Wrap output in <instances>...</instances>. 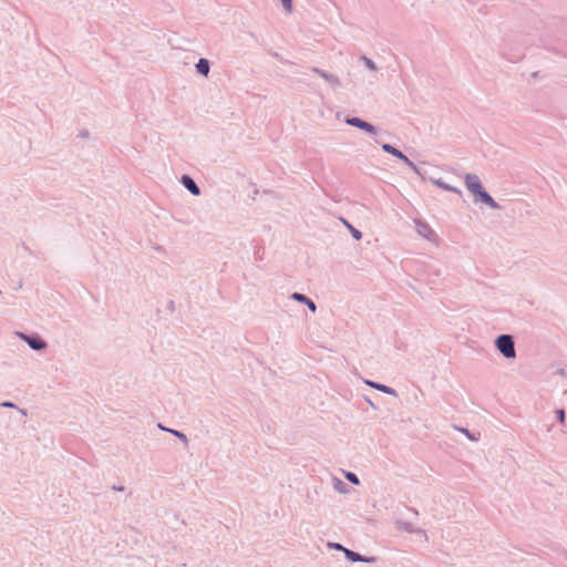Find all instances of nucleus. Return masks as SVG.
Instances as JSON below:
<instances>
[{
	"label": "nucleus",
	"instance_id": "19",
	"mask_svg": "<svg viewBox=\"0 0 567 567\" xmlns=\"http://www.w3.org/2000/svg\"><path fill=\"white\" fill-rule=\"evenodd\" d=\"M344 476H346V478H347L350 483H352V484H354V485H359V484H360V480H359V477H358L354 473H352V472H347Z\"/></svg>",
	"mask_w": 567,
	"mask_h": 567
},
{
	"label": "nucleus",
	"instance_id": "6",
	"mask_svg": "<svg viewBox=\"0 0 567 567\" xmlns=\"http://www.w3.org/2000/svg\"><path fill=\"white\" fill-rule=\"evenodd\" d=\"M346 123L350 126L358 127L371 135L378 133V128L369 122L361 120L360 117H347Z\"/></svg>",
	"mask_w": 567,
	"mask_h": 567
},
{
	"label": "nucleus",
	"instance_id": "1",
	"mask_svg": "<svg viewBox=\"0 0 567 567\" xmlns=\"http://www.w3.org/2000/svg\"><path fill=\"white\" fill-rule=\"evenodd\" d=\"M495 347L498 352L506 359L516 358L515 341L511 334H499L495 339Z\"/></svg>",
	"mask_w": 567,
	"mask_h": 567
},
{
	"label": "nucleus",
	"instance_id": "12",
	"mask_svg": "<svg viewBox=\"0 0 567 567\" xmlns=\"http://www.w3.org/2000/svg\"><path fill=\"white\" fill-rule=\"evenodd\" d=\"M363 382L368 386H370L372 389H375V390H378V391H380L382 393H385V394L392 395V396H398L396 391L393 388H391V386H388L385 384L378 383V382H374V381H371V380H364Z\"/></svg>",
	"mask_w": 567,
	"mask_h": 567
},
{
	"label": "nucleus",
	"instance_id": "17",
	"mask_svg": "<svg viewBox=\"0 0 567 567\" xmlns=\"http://www.w3.org/2000/svg\"><path fill=\"white\" fill-rule=\"evenodd\" d=\"M360 61H362L364 63L365 68L369 69L370 71H373V72L378 71L377 64L367 55H361Z\"/></svg>",
	"mask_w": 567,
	"mask_h": 567
},
{
	"label": "nucleus",
	"instance_id": "3",
	"mask_svg": "<svg viewBox=\"0 0 567 567\" xmlns=\"http://www.w3.org/2000/svg\"><path fill=\"white\" fill-rule=\"evenodd\" d=\"M382 150L388 153V154H391L393 155L394 157L401 159L408 167H410L416 175L422 176V173L420 171V168L411 161L409 159V157L406 155H404L400 150H398L396 147H394L393 145L389 144V143H383L381 145Z\"/></svg>",
	"mask_w": 567,
	"mask_h": 567
},
{
	"label": "nucleus",
	"instance_id": "16",
	"mask_svg": "<svg viewBox=\"0 0 567 567\" xmlns=\"http://www.w3.org/2000/svg\"><path fill=\"white\" fill-rule=\"evenodd\" d=\"M342 223L344 224V226L349 229L351 236L355 239V240H360L362 238V233L357 229L355 227H353L348 220H346L344 218H341Z\"/></svg>",
	"mask_w": 567,
	"mask_h": 567
},
{
	"label": "nucleus",
	"instance_id": "14",
	"mask_svg": "<svg viewBox=\"0 0 567 567\" xmlns=\"http://www.w3.org/2000/svg\"><path fill=\"white\" fill-rule=\"evenodd\" d=\"M431 182L437 186L439 188L441 189H444V190H447V192H452V193H455V194H458L461 195L462 192L460 188L455 187V186H452L445 182H443L442 179L440 178H431Z\"/></svg>",
	"mask_w": 567,
	"mask_h": 567
},
{
	"label": "nucleus",
	"instance_id": "24",
	"mask_svg": "<svg viewBox=\"0 0 567 567\" xmlns=\"http://www.w3.org/2000/svg\"><path fill=\"white\" fill-rule=\"evenodd\" d=\"M0 406L13 409V408H16V404L10 401H4V402L0 403Z\"/></svg>",
	"mask_w": 567,
	"mask_h": 567
},
{
	"label": "nucleus",
	"instance_id": "30",
	"mask_svg": "<svg viewBox=\"0 0 567 567\" xmlns=\"http://www.w3.org/2000/svg\"><path fill=\"white\" fill-rule=\"evenodd\" d=\"M21 414L25 415L27 414V411L25 410H20Z\"/></svg>",
	"mask_w": 567,
	"mask_h": 567
},
{
	"label": "nucleus",
	"instance_id": "2",
	"mask_svg": "<svg viewBox=\"0 0 567 567\" xmlns=\"http://www.w3.org/2000/svg\"><path fill=\"white\" fill-rule=\"evenodd\" d=\"M413 223L415 226V231L417 233L419 236L429 240L430 243L439 245L437 234L426 221L415 218Z\"/></svg>",
	"mask_w": 567,
	"mask_h": 567
},
{
	"label": "nucleus",
	"instance_id": "8",
	"mask_svg": "<svg viewBox=\"0 0 567 567\" xmlns=\"http://www.w3.org/2000/svg\"><path fill=\"white\" fill-rule=\"evenodd\" d=\"M344 556L348 560H350L352 563L361 561V563H367V564H373L377 561V558L374 556H370V557L362 556L359 553H355L349 548H347L344 550Z\"/></svg>",
	"mask_w": 567,
	"mask_h": 567
},
{
	"label": "nucleus",
	"instance_id": "28",
	"mask_svg": "<svg viewBox=\"0 0 567 567\" xmlns=\"http://www.w3.org/2000/svg\"><path fill=\"white\" fill-rule=\"evenodd\" d=\"M367 402L373 408V409H377V406L373 404L372 401H370L369 399L367 400Z\"/></svg>",
	"mask_w": 567,
	"mask_h": 567
},
{
	"label": "nucleus",
	"instance_id": "25",
	"mask_svg": "<svg viewBox=\"0 0 567 567\" xmlns=\"http://www.w3.org/2000/svg\"><path fill=\"white\" fill-rule=\"evenodd\" d=\"M410 512H412L414 515H419V512L415 508H409Z\"/></svg>",
	"mask_w": 567,
	"mask_h": 567
},
{
	"label": "nucleus",
	"instance_id": "22",
	"mask_svg": "<svg viewBox=\"0 0 567 567\" xmlns=\"http://www.w3.org/2000/svg\"><path fill=\"white\" fill-rule=\"evenodd\" d=\"M556 417L560 423L565 422V411L563 409H557L555 411Z\"/></svg>",
	"mask_w": 567,
	"mask_h": 567
},
{
	"label": "nucleus",
	"instance_id": "21",
	"mask_svg": "<svg viewBox=\"0 0 567 567\" xmlns=\"http://www.w3.org/2000/svg\"><path fill=\"white\" fill-rule=\"evenodd\" d=\"M281 3L288 13L292 12V0H281Z\"/></svg>",
	"mask_w": 567,
	"mask_h": 567
},
{
	"label": "nucleus",
	"instance_id": "9",
	"mask_svg": "<svg viewBox=\"0 0 567 567\" xmlns=\"http://www.w3.org/2000/svg\"><path fill=\"white\" fill-rule=\"evenodd\" d=\"M474 202H482L492 209H499V205L495 199L485 190L482 189L474 198Z\"/></svg>",
	"mask_w": 567,
	"mask_h": 567
},
{
	"label": "nucleus",
	"instance_id": "27",
	"mask_svg": "<svg viewBox=\"0 0 567 567\" xmlns=\"http://www.w3.org/2000/svg\"><path fill=\"white\" fill-rule=\"evenodd\" d=\"M113 488H114L115 491H118V492H122V491L124 489V487H123V486H120V487L114 486Z\"/></svg>",
	"mask_w": 567,
	"mask_h": 567
},
{
	"label": "nucleus",
	"instance_id": "11",
	"mask_svg": "<svg viewBox=\"0 0 567 567\" xmlns=\"http://www.w3.org/2000/svg\"><path fill=\"white\" fill-rule=\"evenodd\" d=\"M181 184L194 196L200 195V188L196 182L189 175H183L181 177Z\"/></svg>",
	"mask_w": 567,
	"mask_h": 567
},
{
	"label": "nucleus",
	"instance_id": "26",
	"mask_svg": "<svg viewBox=\"0 0 567 567\" xmlns=\"http://www.w3.org/2000/svg\"><path fill=\"white\" fill-rule=\"evenodd\" d=\"M158 427H159L161 430H163V431H167V432H168V430H169V429H167V427L163 426L161 423L158 424Z\"/></svg>",
	"mask_w": 567,
	"mask_h": 567
},
{
	"label": "nucleus",
	"instance_id": "23",
	"mask_svg": "<svg viewBox=\"0 0 567 567\" xmlns=\"http://www.w3.org/2000/svg\"><path fill=\"white\" fill-rule=\"evenodd\" d=\"M460 432L464 433L470 440L472 441H476V439L474 437V435L467 430V429H464V427H458L457 429Z\"/></svg>",
	"mask_w": 567,
	"mask_h": 567
},
{
	"label": "nucleus",
	"instance_id": "18",
	"mask_svg": "<svg viewBox=\"0 0 567 567\" xmlns=\"http://www.w3.org/2000/svg\"><path fill=\"white\" fill-rule=\"evenodd\" d=\"M168 432L172 433L177 439H179L184 444H188V439L183 432H179L177 430H168Z\"/></svg>",
	"mask_w": 567,
	"mask_h": 567
},
{
	"label": "nucleus",
	"instance_id": "20",
	"mask_svg": "<svg viewBox=\"0 0 567 567\" xmlns=\"http://www.w3.org/2000/svg\"><path fill=\"white\" fill-rule=\"evenodd\" d=\"M328 547L332 548V549H336V550H339V551H342L343 554H344V550L347 549V547L342 546L339 543H328Z\"/></svg>",
	"mask_w": 567,
	"mask_h": 567
},
{
	"label": "nucleus",
	"instance_id": "5",
	"mask_svg": "<svg viewBox=\"0 0 567 567\" xmlns=\"http://www.w3.org/2000/svg\"><path fill=\"white\" fill-rule=\"evenodd\" d=\"M464 184L465 187L468 189L470 193L473 194L475 197L482 189H484L481 178L476 174H465L464 176Z\"/></svg>",
	"mask_w": 567,
	"mask_h": 567
},
{
	"label": "nucleus",
	"instance_id": "29",
	"mask_svg": "<svg viewBox=\"0 0 567 567\" xmlns=\"http://www.w3.org/2000/svg\"><path fill=\"white\" fill-rule=\"evenodd\" d=\"M367 402L373 408V409H377V406L373 404L372 401H370L369 399L367 400Z\"/></svg>",
	"mask_w": 567,
	"mask_h": 567
},
{
	"label": "nucleus",
	"instance_id": "4",
	"mask_svg": "<svg viewBox=\"0 0 567 567\" xmlns=\"http://www.w3.org/2000/svg\"><path fill=\"white\" fill-rule=\"evenodd\" d=\"M16 336L28 343V346L32 349V350H35V351H42V350H45L48 348V343L44 339H42L38 333H33V334H27L24 332H21V331H17L16 332Z\"/></svg>",
	"mask_w": 567,
	"mask_h": 567
},
{
	"label": "nucleus",
	"instance_id": "10",
	"mask_svg": "<svg viewBox=\"0 0 567 567\" xmlns=\"http://www.w3.org/2000/svg\"><path fill=\"white\" fill-rule=\"evenodd\" d=\"M396 527L400 529V530H403V532H406L409 534H419V535H422L425 540H427V534L425 530L421 529V528H416L412 523L410 522H403V520H399L396 523Z\"/></svg>",
	"mask_w": 567,
	"mask_h": 567
},
{
	"label": "nucleus",
	"instance_id": "13",
	"mask_svg": "<svg viewBox=\"0 0 567 567\" xmlns=\"http://www.w3.org/2000/svg\"><path fill=\"white\" fill-rule=\"evenodd\" d=\"M290 298L296 300V301H298V302H300V303L306 305L311 312H316L317 311L316 303L311 299H309L306 295L300 293V292H293L290 296Z\"/></svg>",
	"mask_w": 567,
	"mask_h": 567
},
{
	"label": "nucleus",
	"instance_id": "7",
	"mask_svg": "<svg viewBox=\"0 0 567 567\" xmlns=\"http://www.w3.org/2000/svg\"><path fill=\"white\" fill-rule=\"evenodd\" d=\"M312 73L315 74H318L322 80H324L332 89H339L341 86V81L340 79L332 74V73H329L322 69H319V68H311L310 70Z\"/></svg>",
	"mask_w": 567,
	"mask_h": 567
},
{
	"label": "nucleus",
	"instance_id": "15",
	"mask_svg": "<svg viewBox=\"0 0 567 567\" xmlns=\"http://www.w3.org/2000/svg\"><path fill=\"white\" fill-rule=\"evenodd\" d=\"M196 71L204 75V76H207L209 74V71H210V63L207 59L205 58H200L198 60V62L196 63Z\"/></svg>",
	"mask_w": 567,
	"mask_h": 567
}]
</instances>
